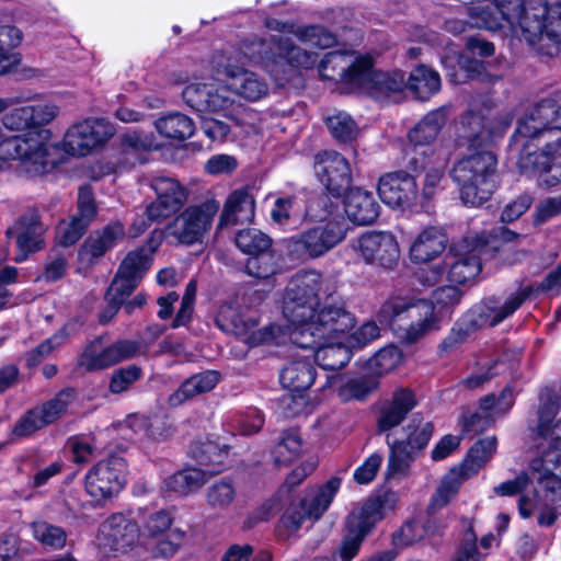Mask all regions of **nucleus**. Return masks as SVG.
<instances>
[{
  "instance_id": "obj_37",
  "label": "nucleus",
  "mask_w": 561,
  "mask_h": 561,
  "mask_svg": "<svg viewBox=\"0 0 561 561\" xmlns=\"http://www.w3.org/2000/svg\"><path fill=\"white\" fill-rule=\"evenodd\" d=\"M220 376L215 370H207L187 378L180 388L168 399L172 407H178L185 401L213 390L219 382Z\"/></svg>"
},
{
  "instance_id": "obj_39",
  "label": "nucleus",
  "mask_w": 561,
  "mask_h": 561,
  "mask_svg": "<svg viewBox=\"0 0 561 561\" xmlns=\"http://www.w3.org/2000/svg\"><path fill=\"white\" fill-rule=\"evenodd\" d=\"M448 117V107L442 106L427 113L416 126L410 130L409 138L416 146L432 142L445 125Z\"/></svg>"
},
{
  "instance_id": "obj_2",
  "label": "nucleus",
  "mask_w": 561,
  "mask_h": 561,
  "mask_svg": "<svg viewBox=\"0 0 561 561\" xmlns=\"http://www.w3.org/2000/svg\"><path fill=\"white\" fill-rule=\"evenodd\" d=\"M325 279L317 271L295 275L284 295L283 316L288 327V341L298 346H312L328 335L353 329L354 316L342 305L325 304L317 308Z\"/></svg>"
},
{
  "instance_id": "obj_60",
  "label": "nucleus",
  "mask_w": 561,
  "mask_h": 561,
  "mask_svg": "<svg viewBox=\"0 0 561 561\" xmlns=\"http://www.w3.org/2000/svg\"><path fill=\"white\" fill-rule=\"evenodd\" d=\"M145 543L150 546L152 553L156 557H171L184 542V534L179 530L169 531L167 535L159 536Z\"/></svg>"
},
{
  "instance_id": "obj_50",
  "label": "nucleus",
  "mask_w": 561,
  "mask_h": 561,
  "mask_svg": "<svg viewBox=\"0 0 561 561\" xmlns=\"http://www.w3.org/2000/svg\"><path fill=\"white\" fill-rule=\"evenodd\" d=\"M32 531L34 538L49 549L58 550L66 545L67 533L60 526L39 520L32 524Z\"/></svg>"
},
{
  "instance_id": "obj_7",
  "label": "nucleus",
  "mask_w": 561,
  "mask_h": 561,
  "mask_svg": "<svg viewBox=\"0 0 561 561\" xmlns=\"http://www.w3.org/2000/svg\"><path fill=\"white\" fill-rule=\"evenodd\" d=\"M489 5L468 9V23L473 27L489 31L510 28L525 41L539 28L537 19L545 12V0H491Z\"/></svg>"
},
{
  "instance_id": "obj_11",
  "label": "nucleus",
  "mask_w": 561,
  "mask_h": 561,
  "mask_svg": "<svg viewBox=\"0 0 561 561\" xmlns=\"http://www.w3.org/2000/svg\"><path fill=\"white\" fill-rule=\"evenodd\" d=\"M538 433L543 458L534 462V469L540 470L549 463L561 468V393L551 389L542 390L539 396Z\"/></svg>"
},
{
  "instance_id": "obj_16",
  "label": "nucleus",
  "mask_w": 561,
  "mask_h": 561,
  "mask_svg": "<svg viewBox=\"0 0 561 561\" xmlns=\"http://www.w3.org/2000/svg\"><path fill=\"white\" fill-rule=\"evenodd\" d=\"M219 208L220 204L214 197L188 206L170 224V234L180 243L187 245L202 242L211 228Z\"/></svg>"
},
{
  "instance_id": "obj_51",
  "label": "nucleus",
  "mask_w": 561,
  "mask_h": 561,
  "mask_svg": "<svg viewBox=\"0 0 561 561\" xmlns=\"http://www.w3.org/2000/svg\"><path fill=\"white\" fill-rule=\"evenodd\" d=\"M22 39L23 33L16 26L0 25V76L9 70L11 51L21 44Z\"/></svg>"
},
{
  "instance_id": "obj_5",
  "label": "nucleus",
  "mask_w": 561,
  "mask_h": 561,
  "mask_svg": "<svg viewBox=\"0 0 561 561\" xmlns=\"http://www.w3.org/2000/svg\"><path fill=\"white\" fill-rule=\"evenodd\" d=\"M540 456L530 463L531 482H536L534 496L524 494L518 501V511L522 517L528 518L533 512L538 511V524L550 526L561 514V468L552 463L543 466L540 470L534 469V462L543 458L542 439L537 432ZM529 483V477L522 473L514 480H508L494 486L493 492L501 496H513L524 491Z\"/></svg>"
},
{
  "instance_id": "obj_27",
  "label": "nucleus",
  "mask_w": 561,
  "mask_h": 561,
  "mask_svg": "<svg viewBox=\"0 0 561 561\" xmlns=\"http://www.w3.org/2000/svg\"><path fill=\"white\" fill-rule=\"evenodd\" d=\"M416 405V396L412 389L396 388L389 397L380 402L376 421L378 433H388L401 425Z\"/></svg>"
},
{
  "instance_id": "obj_25",
  "label": "nucleus",
  "mask_w": 561,
  "mask_h": 561,
  "mask_svg": "<svg viewBox=\"0 0 561 561\" xmlns=\"http://www.w3.org/2000/svg\"><path fill=\"white\" fill-rule=\"evenodd\" d=\"M358 251L366 263L391 270L400 259V247L391 232H369L358 239Z\"/></svg>"
},
{
  "instance_id": "obj_10",
  "label": "nucleus",
  "mask_w": 561,
  "mask_h": 561,
  "mask_svg": "<svg viewBox=\"0 0 561 561\" xmlns=\"http://www.w3.org/2000/svg\"><path fill=\"white\" fill-rule=\"evenodd\" d=\"M482 245L471 247L467 240L454 245L442 263L422 271L420 280L425 285H436L444 280L462 285L472 280L481 271L480 253Z\"/></svg>"
},
{
  "instance_id": "obj_20",
  "label": "nucleus",
  "mask_w": 561,
  "mask_h": 561,
  "mask_svg": "<svg viewBox=\"0 0 561 561\" xmlns=\"http://www.w3.org/2000/svg\"><path fill=\"white\" fill-rule=\"evenodd\" d=\"M341 486L340 478H331L323 485L313 490L298 506L291 507L282 522L289 531H296L306 519L317 520L329 508Z\"/></svg>"
},
{
  "instance_id": "obj_35",
  "label": "nucleus",
  "mask_w": 561,
  "mask_h": 561,
  "mask_svg": "<svg viewBox=\"0 0 561 561\" xmlns=\"http://www.w3.org/2000/svg\"><path fill=\"white\" fill-rule=\"evenodd\" d=\"M513 401V392L508 388L504 389L499 398L493 394L485 396L480 400L479 412L472 414L469 419L462 417V431L466 433L478 432L479 430L474 427L481 419H485L489 424L496 416L507 412L512 408Z\"/></svg>"
},
{
  "instance_id": "obj_44",
  "label": "nucleus",
  "mask_w": 561,
  "mask_h": 561,
  "mask_svg": "<svg viewBox=\"0 0 561 561\" xmlns=\"http://www.w3.org/2000/svg\"><path fill=\"white\" fill-rule=\"evenodd\" d=\"M420 100H427L440 88L439 75L425 66L416 67L405 84Z\"/></svg>"
},
{
  "instance_id": "obj_64",
  "label": "nucleus",
  "mask_w": 561,
  "mask_h": 561,
  "mask_svg": "<svg viewBox=\"0 0 561 561\" xmlns=\"http://www.w3.org/2000/svg\"><path fill=\"white\" fill-rule=\"evenodd\" d=\"M28 107L34 128L51 123L59 113V107L54 102L43 99L34 100Z\"/></svg>"
},
{
  "instance_id": "obj_53",
  "label": "nucleus",
  "mask_w": 561,
  "mask_h": 561,
  "mask_svg": "<svg viewBox=\"0 0 561 561\" xmlns=\"http://www.w3.org/2000/svg\"><path fill=\"white\" fill-rule=\"evenodd\" d=\"M314 172L317 175L339 173L347 175L351 169L346 159L336 151H323L314 158Z\"/></svg>"
},
{
  "instance_id": "obj_54",
  "label": "nucleus",
  "mask_w": 561,
  "mask_h": 561,
  "mask_svg": "<svg viewBox=\"0 0 561 561\" xmlns=\"http://www.w3.org/2000/svg\"><path fill=\"white\" fill-rule=\"evenodd\" d=\"M432 525L421 520H412L404 524L392 536V541L396 547H407L421 541L430 536Z\"/></svg>"
},
{
  "instance_id": "obj_30",
  "label": "nucleus",
  "mask_w": 561,
  "mask_h": 561,
  "mask_svg": "<svg viewBox=\"0 0 561 561\" xmlns=\"http://www.w3.org/2000/svg\"><path fill=\"white\" fill-rule=\"evenodd\" d=\"M546 12L537 19L538 31L527 35L526 42L551 55L552 48L561 44V3L550 4L545 0Z\"/></svg>"
},
{
  "instance_id": "obj_14",
  "label": "nucleus",
  "mask_w": 561,
  "mask_h": 561,
  "mask_svg": "<svg viewBox=\"0 0 561 561\" xmlns=\"http://www.w3.org/2000/svg\"><path fill=\"white\" fill-rule=\"evenodd\" d=\"M346 237L343 220H331L285 240L288 252L297 259H317L324 255Z\"/></svg>"
},
{
  "instance_id": "obj_26",
  "label": "nucleus",
  "mask_w": 561,
  "mask_h": 561,
  "mask_svg": "<svg viewBox=\"0 0 561 561\" xmlns=\"http://www.w3.org/2000/svg\"><path fill=\"white\" fill-rule=\"evenodd\" d=\"M151 186L158 194L156 202L145 210L150 222H161L176 211L187 199L186 190L175 178H153Z\"/></svg>"
},
{
  "instance_id": "obj_34",
  "label": "nucleus",
  "mask_w": 561,
  "mask_h": 561,
  "mask_svg": "<svg viewBox=\"0 0 561 561\" xmlns=\"http://www.w3.org/2000/svg\"><path fill=\"white\" fill-rule=\"evenodd\" d=\"M255 214L254 197L247 190H236L227 198L219 217L218 228L250 222Z\"/></svg>"
},
{
  "instance_id": "obj_29",
  "label": "nucleus",
  "mask_w": 561,
  "mask_h": 561,
  "mask_svg": "<svg viewBox=\"0 0 561 561\" xmlns=\"http://www.w3.org/2000/svg\"><path fill=\"white\" fill-rule=\"evenodd\" d=\"M44 226L36 213L32 211L22 216L11 228L7 230L9 238L15 237L19 254L16 262H23L30 253L41 250L44 245Z\"/></svg>"
},
{
  "instance_id": "obj_23",
  "label": "nucleus",
  "mask_w": 561,
  "mask_h": 561,
  "mask_svg": "<svg viewBox=\"0 0 561 561\" xmlns=\"http://www.w3.org/2000/svg\"><path fill=\"white\" fill-rule=\"evenodd\" d=\"M140 538L138 525L122 514H114L102 523L99 530V543L104 550L126 553Z\"/></svg>"
},
{
  "instance_id": "obj_3",
  "label": "nucleus",
  "mask_w": 561,
  "mask_h": 561,
  "mask_svg": "<svg viewBox=\"0 0 561 561\" xmlns=\"http://www.w3.org/2000/svg\"><path fill=\"white\" fill-rule=\"evenodd\" d=\"M265 25L282 35L272 36L268 43L254 39L244 46L243 54L260 64L278 84L286 82L294 69H311L318 61L316 53L299 47L289 35L305 45L321 49L336 43L335 35L320 25H300L276 19H267Z\"/></svg>"
},
{
  "instance_id": "obj_22",
  "label": "nucleus",
  "mask_w": 561,
  "mask_h": 561,
  "mask_svg": "<svg viewBox=\"0 0 561 561\" xmlns=\"http://www.w3.org/2000/svg\"><path fill=\"white\" fill-rule=\"evenodd\" d=\"M139 350L136 341L123 340L105 346L102 339H95L82 352L79 365L90 371L106 369L135 356Z\"/></svg>"
},
{
  "instance_id": "obj_24",
  "label": "nucleus",
  "mask_w": 561,
  "mask_h": 561,
  "mask_svg": "<svg viewBox=\"0 0 561 561\" xmlns=\"http://www.w3.org/2000/svg\"><path fill=\"white\" fill-rule=\"evenodd\" d=\"M125 237V227L117 220L94 230L78 251L80 266L83 268L93 266L106 252L123 241Z\"/></svg>"
},
{
  "instance_id": "obj_42",
  "label": "nucleus",
  "mask_w": 561,
  "mask_h": 561,
  "mask_svg": "<svg viewBox=\"0 0 561 561\" xmlns=\"http://www.w3.org/2000/svg\"><path fill=\"white\" fill-rule=\"evenodd\" d=\"M157 131L171 140H185L193 136L194 122L185 114L174 112L158 118L154 122Z\"/></svg>"
},
{
  "instance_id": "obj_43",
  "label": "nucleus",
  "mask_w": 561,
  "mask_h": 561,
  "mask_svg": "<svg viewBox=\"0 0 561 561\" xmlns=\"http://www.w3.org/2000/svg\"><path fill=\"white\" fill-rule=\"evenodd\" d=\"M124 142L128 146V149L124 151L123 158L119 161V169L115 170V172H128L137 163H145L146 160L139 152V149L158 150L160 148V145L152 136H141L136 133L126 135Z\"/></svg>"
},
{
  "instance_id": "obj_4",
  "label": "nucleus",
  "mask_w": 561,
  "mask_h": 561,
  "mask_svg": "<svg viewBox=\"0 0 561 561\" xmlns=\"http://www.w3.org/2000/svg\"><path fill=\"white\" fill-rule=\"evenodd\" d=\"M522 146L518 168L524 174H543L550 171L561 147V105L545 100L519 123L514 138Z\"/></svg>"
},
{
  "instance_id": "obj_56",
  "label": "nucleus",
  "mask_w": 561,
  "mask_h": 561,
  "mask_svg": "<svg viewBox=\"0 0 561 561\" xmlns=\"http://www.w3.org/2000/svg\"><path fill=\"white\" fill-rule=\"evenodd\" d=\"M402 362L401 351L390 345L381 348L376 355L369 360V369L378 376L388 374L394 370Z\"/></svg>"
},
{
  "instance_id": "obj_36",
  "label": "nucleus",
  "mask_w": 561,
  "mask_h": 561,
  "mask_svg": "<svg viewBox=\"0 0 561 561\" xmlns=\"http://www.w3.org/2000/svg\"><path fill=\"white\" fill-rule=\"evenodd\" d=\"M447 238L442 230L428 227L422 230L412 241L409 250L414 263H426L439 255L446 248Z\"/></svg>"
},
{
  "instance_id": "obj_63",
  "label": "nucleus",
  "mask_w": 561,
  "mask_h": 561,
  "mask_svg": "<svg viewBox=\"0 0 561 561\" xmlns=\"http://www.w3.org/2000/svg\"><path fill=\"white\" fill-rule=\"evenodd\" d=\"M408 438L405 446L410 447L412 450H421L423 449L430 442L434 426L428 421H419L415 423V419L408 425Z\"/></svg>"
},
{
  "instance_id": "obj_21",
  "label": "nucleus",
  "mask_w": 561,
  "mask_h": 561,
  "mask_svg": "<svg viewBox=\"0 0 561 561\" xmlns=\"http://www.w3.org/2000/svg\"><path fill=\"white\" fill-rule=\"evenodd\" d=\"M371 66V55H359L354 51H331L319 62V73L322 79L341 81L356 88L363 81L365 71Z\"/></svg>"
},
{
  "instance_id": "obj_45",
  "label": "nucleus",
  "mask_w": 561,
  "mask_h": 561,
  "mask_svg": "<svg viewBox=\"0 0 561 561\" xmlns=\"http://www.w3.org/2000/svg\"><path fill=\"white\" fill-rule=\"evenodd\" d=\"M236 244L250 257L272 250V239L255 228L240 230L236 236Z\"/></svg>"
},
{
  "instance_id": "obj_32",
  "label": "nucleus",
  "mask_w": 561,
  "mask_h": 561,
  "mask_svg": "<svg viewBox=\"0 0 561 561\" xmlns=\"http://www.w3.org/2000/svg\"><path fill=\"white\" fill-rule=\"evenodd\" d=\"M352 329L344 332H336L328 335L323 341L312 346H300L301 348H309L313 352L316 363L323 369L337 370L343 368L351 358L348 348L342 344L341 340Z\"/></svg>"
},
{
  "instance_id": "obj_47",
  "label": "nucleus",
  "mask_w": 561,
  "mask_h": 561,
  "mask_svg": "<svg viewBox=\"0 0 561 561\" xmlns=\"http://www.w3.org/2000/svg\"><path fill=\"white\" fill-rule=\"evenodd\" d=\"M496 438L486 437L477 442L460 463L469 474L474 476L494 455Z\"/></svg>"
},
{
  "instance_id": "obj_6",
  "label": "nucleus",
  "mask_w": 561,
  "mask_h": 561,
  "mask_svg": "<svg viewBox=\"0 0 561 561\" xmlns=\"http://www.w3.org/2000/svg\"><path fill=\"white\" fill-rule=\"evenodd\" d=\"M265 296L261 290H251L220 306L216 317L218 328L241 337L250 346L285 344L288 341V332L282 324L273 323L254 330L260 322L257 308Z\"/></svg>"
},
{
  "instance_id": "obj_41",
  "label": "nucleus",
  "mask_w": 561,
  "mask_h": 561,
  "mask_svg": "<svg viewBox=\"0 0 561 561\" xmlns=\"http://www.w3.org/2000/svg\"><path fill=\"white\" fill-rule=\"evenodd\" d=\"M280 382L284 388L291 391L307 390L316 379V370L307 360L288 363L280 373Z\"/></svg>"
},
{
  "instance_id": "obj_40",
  "label": "nucleus",
  "mask_w": 561,
  "mask_h": 561,
  "mask_svg": "<svg viewBox=\"0 0 561 561\" xmlns=\"http://www.w3.org/2000/svg\"><path fill=\"white\" fill-rule=\"evenodd\" d=\"M472 476L461 466H455L442 478L435 493L431 499V507L434 510L447 505L459 491L460 485Z\"/></svg>"
},
{
  "instance_id": "obj_31",
  "label": "nucleus",
  "mask_w": 561,
  "mask_h": 561,
  "mask_svg": "<svg viewBox=\"0 0 561 561\" xmlns=\"http://www.w3.org/2000/svg\"><path fill=\"white\" fill-rule=\"evenodd\" d=\"M397 501V494L389 492L365 502L359 511L350 515L347 528L355 529L366 536L377 523L394 508Z\"/></svg>"
},
{
  "instance_id": "obj_38",
  "label": "nucleus",
  "mask_w": 561,
  "mask_h": 561,
  "mask_svg": "<svg viewBox=\"0 0 561 561\" xmlns=\"http://www.w3.org/2000/svg\"><path fill=\"white\" fill-rule=\"evenodd\" d=\"M460 198L469 206H480L486 202L497 187L494 178H456Z\"/></svg>"
},
{
  "instance_id": "obj_62",
  "label": "nucleus",
  "mask_w": 561,
  "mask_h": 561,
  "mask_svg": "<svg viewBox=\"0 0 561 561\" xmlns=\"http://www.w3.org/2000/svg\"><path fill=\"white\" fill-rule=\"evenodd\" d=\"M378 388L374 378H358L345 382L340 389V396L344 401L356 399L363 400Z\"/></svg>"
},
{
  "instance_id": "obj_12",
  "label": "nucleus",
  "mask_w": 561,
  "mask_h": 561,
  "mask_svg": "<svg viewBox=\"0 0 561 561\" xmlns=\"http://www.w3.org/2000/svg\"><path fill=\"white\" fill-rule=\"evenodd\" d=\"M231 93L227 81L221 84L215 79H194L183 89L182 98L197 112L231 118L238 106Z\"/></svg>"
},
{
  "instance_id": "obj_59",
  "label": "nucleus",
  "mask_w": 561,
  "mask_h": 561,
  "mask_svg": "<svg viewBox=\"0 0 561 561\" xmlns=\"http://www.w3.org/2000/svg\"><path fill=\"white\" fill-rule=\"evenodd\" d=\"M250 276L265 279L277 272V259L273 250L250 257L245 265Z\"/></svg>"
},
{
  "instance_id": "obj_8",
  "label": "nucleus",
  "mask_w": 561,
  "mask_h": 561,
  "mask_svg": "<svg viewBox=\"0 0 561 561\" xmlns=\"http://www.w3.org/2000/svg\"><path fill=\"white\" fill-rule=\"evenodd\" d=\"M382 312L389 314V325L393 333L408 344L438 331L443 322L442 310L426 299L394 300L385 305Z\"/></svg>"
},
{
  "instance_id": "obj_1",
  "label": "nucleus",
  "mask_w": 561,
  "mask_h": 561,
  "mask_svg": "<svg viewBox=\"0 0 561 561\" xmlns=\"http://www.w3.org/2000/svg\"><path fill=\"white\" fill-rule=\"evenodd\" d=\"M115 131L114 125L105 118H88L72 124L61 144L46 142L47 131L43 130L7 138L0 142V172H64L71 158H83L99 151Z\"/></svg>"
},
{
  "instance_id": "obj_9",
  "label": "nucleus",
  "mask_w": 561,
  "mask_h": 561,
  "mask_svg": "<svg viewBox=\"0 0 561 561\" xmlns=\"http://www.w3.org/2000/svg\"><path fill=\"white\" fill-rule=\"evenodd\" d=\"M158 247L159 241L151 237L146 247L130 251L124 257L110 288L107 289V308L101 316L102 322L110 321L116 314L124 300L140 284L142 277L152 264V254Z\"/></svg>"
},
{
  "instance_id": "obj_49",
  "label": "nucleus",
  "mask_w": 561,
  "mask_h": 561,
  "mask_svg": "<svg viewBox=\"0 0 561 561\" xmlns=\"http://www.w3.org/2000/svg\"><path fill=\"white\" fill-rule=\"evenodd\" d=\"M527 297L525 290H519L512 295L501 307L486 306L485 311L481 314V322L494 327L507 317L512 316Z\"/></svg>"
},
{
  "instance_id": "obj_18",
  "label": "nucleus",
  "mask_w": 561,
  "mask_h": 561,
  "mask_svg": "<svg viewBox=\"0 0 561 561\" xmlns=\"http://www.w3.org/2000/svg\"><path fill=\"white\" fill-rule=\"evenodd\" d=\"M73 389H64L53 399L34 407L25 412L12 428V436L15 438L30 437L37 431L58 421L68 410L75 400Z\"/></svg>"
},
{
  "instance_id": "obj_33",
  "label": "nucleus",
  "mask_w": 561,
  "mask_h": 561,
  "mask_svg": "<svg viewBox=\"0 0 561 561\" xmlns=\"http://www.w3.org/2000/svg\"><path fill=\"white\" fill-rule=\"evenodd\" d=\"M416 178H380L378 194L392 208L412 206L420 197Z\"/></svg>"
},
{
  "instance_id": "obj_19",
  "label": "nucleus",
  "mask_w": 561,
  "mask_h": 561,
  "mask_svg": "<svg viewBox=\"0 0 561 561\" xmlns=\"http://www.w3.org/2000/svg\"><path fill=\"white\" fill-rule=\"evenodd\" d=\"M126 463L112 457L94 465L85 474V491L98 503L115 496L123 488Z\"/></svg>"
},
{
  "instance_id": "obj_58",
  "label": "nucleus",
  "mask_w": 561,
  "mask_h": 561,
  "mask_svg": "<svg viewBox=\"0 0 561 561\" xmlns=\"http://www.w3.org/2000/svg\"><path fill=\"white\" fill-rule=\"evenodd\" d=\"M90 222L73 216L70 220L59 222L56 232L57 243L61 247L73 245L84 233Z\"/></svg>"
},
{
  "instance_id": "obj_13",
  "label": "nucleus",
  "mask_w": 561,
  "mask_h": 561,
  "mask_svg": "<svg viewBox=\"0 0 561 561\" xmlns=\"http://www.w3.org/2000/svg\"><path fill=\"white\" fill-rule=\"evenodd\" d=\"M226 458V449L206 444L199 460L204 468H188L170 476L163 481V491L180 496L197 491L210 477L222 471Z\"/></svg>"
},
{
  "instance_id": "obj_57",
  "label": "nucleus",
  "mask_w": 561,
  "mask_h": 561,
  "mask_svg": "<svg viewBox=\"0 0 561 561\" xmlns=\"http://www.w3.org/2000/svg\"><path fill=\"white\" fill-rule=\"evenodd\" d=\"M206 497L211 508L226 511L236 499V489L231 482L221 480L208 488Z\"/></svg>"
},
{
  "instance_id": "obj_52",
  "label": "nucleus",
  "mask_w": 561,
  "mask_h": 561,
  "mask_svg": "<svg viewBox=\"0 0 561 561\" xmlns=\"http://www.w3.org/2000/svg\"><path fill=\"white\" fill-rule=\"evenodd\" d=\"M302 450V443L296 433H286L273 449L274 462L285 466L294 461Z\"/></svg>"
},
{
  "instance_id": "obj_28",
  "label": "nucleus",
  "mask_w": 561,
  "mask_h": 561,
  "mask_svg": "<svg viewBox=\"0 0 561 561\" xmlns=\"http://www.w3.org/2000/svg\"><path fill=\"white\" fill-rule=\"evenodd\" d=\"M374 59L371 58V66L362 69L365 71L363 81L358 82L356 88L366 91L376 100L398 101L405 87V79L403 72L396 70L392 72L376 71L374 69Z\"/></svg>"
},
{
  "instance_id": "obj_55",
  "label": "nucleus",
  "mask_w": 561,
  "mask_h": 561,
  "mask_svg": "<svg viewBox=\"0 0 561 561\" xmlns=\"http://www.w3.org/2000/svg\"><path fill=\"white\" fill-rule=\"evenodd\" d=\"M131 426L135 430L144 431L147 436L156 440L167 438L172 431L168 419L160 415L150 417L136 416L131 420Z\"/></svg>"
},
{
  "instance_id": "obj_61",
  "label": "nucleus",
  "mask_w": 561,
  "mask_h": 561,
  "mask_svg": "<svg viewBox=\"0 0 561 561\" xmlns=\"http://www.w3.org/2000/svg\"><path fill=\"white\" fill-rule=\"evenodd\" d=\"M141 376V368L136 365H128L116 369L111 376L110 391L112 393H122L128 390Z\"/></svg>"
},
{
  "instance_id": "obj_48",
  "label": "nucleus",
  "mask_w": 561,
  "mask_h": 561,
  "mask_svg": "<svg viewBox=\"0 0 561 561\" xmlns=\"http://www.w3.org/2000/svg\"><path fill=\"white\" fill-rule=\"evenodd\" d=\"M325 123L333 138L341 142L352 141L359 134L357 123L348 113L343 111L329 115Z\"/></svg>"
},
{
  "instance_id": "obj_17",
  "label": "nucleus",
  "mask_w": 561,
  "mask_h": 561,
  "mask_svg": "<svg viewBox=\"0 0 561 561\" xmlns=\"http://www.w3.org/2000/svg\"><path fill=\"white\" fill-rule=\"evenodd\" d=\"M217 75L224 76L230 91L249 102H256L268 94V84L257 73L236 64L234 58L218 55L213 60Z\"/></svg>"
},
{
  "instance_id": "obj_46",
  "label": "nucleus",
  "mask_w": 561,
  "mask_h": 561,
  "mask_svg": "<svg viewBox=\"0 0 561 561\" xmlns=\"http://www.w3.org/2000/svg\"><path fill=\"white\" fill-rule=\"evenodd\" d=\"M497 160L491 151H481L458 161L455 172L472 175H491L496 171Z\"/></svg>"
},
{
  "instance_id": "obj_15",
  "label": "nucleus",
  "mask_w": 561,
  "mask_h": 561,
  "mask_svg": "<svg viewBox=\"0 0 561 561\" xmlns=\"http://www.w3.org/2000/svg\"><path fill=\"white\" fill-rule=\"evenodd\" d=\"M323 184L329 195L344 197V210L352 222L366 226L378 217L379 204L373 193L352 186L351 178H325Z\"/></svg>"
}]
</instances>
